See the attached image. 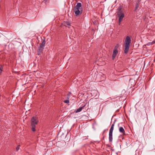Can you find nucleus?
Masks as SVG:
<instances>
[{"label":"nucleus","mask_w":155,"mask_h":155,"mask_svg":"<svg viewBox=\"0 0 155 155\" xmlns=\"http://www.w3.org/2000/svg\"><path fill=\"white\" fill-rule=\"evenodd\" d=\"M74 10L76 16H77L81 15L82 12V8L81 3H78L77 5L74 7Z\"/></svg>","instance_id":"obj_1"},{"label":"nucleus","mask_w":155,"mask_h":155,"mask_svg":"<svg viewBox=\"0 0 155 155\" xmlns=\"http://www.w3.org/2000/svg\"><path fill=\"white\" fill-rule=\"evenodd\" d=\"M131 41V40L130 37L129 36H127L124 41L125 48L124 51V53L125 54H127L129 50Z\"/></svg>","instance_id":"obj_2"},{"label":"nucleus","mask_w":155,"mask_h":155,"mask_svg":"<svg viewBox=\"0 0 155 155\" xmlns=\"http://www.w3.org/2000/svg\"><path fill=\"white\" fill-rule=\"evenodd\" d=\"M38 122V118L37 117H33L31 120V126L32 130L33 131H35L36 130L35 128L36 125Z\"/></svg>","instance_id":"obj_3"},{"label":"nucleus","mask_w":155,"mask_h":155,"mask_svg":"<svg viewBox=\"0 0 155 155\" xmlns=\"http://www.w3.org/2000/svg\"><path fill=\"white\" fill-rule=\"evenodd\" d=\"M115 122L111 125L109 130V139L110 142H112L113 140V132L114 130Z\"/></svg>","instance_id":"obj_4"},{"label":"nucleus","mask_w":155,"mask_h":155,"mask_svg":"<svg viewBox=\"0 0 155 155\" xmlns=\"http://www.w3.org/2000/svg\"><path fill=\"white\" fill-rule=\"evenodd\" d=\"M119 46L118 44H117L115 46L114 48L112 56V58L113 60L114 59L115 57H116L118 53L117 49L119 47Z\"/></svg>","instance_id":"obj_5"},{"label":"nucleus","mask_w":155,"mask_h":155,"mask_svg":"<svg viewBox=\"0 0 155 155\" xmlns=\"http://www.w3.org/2000/svg\"><path fill=\"white\" fill-rule=\"evenodd\" d=\"M117 15L119 16V24L120 25V22L122 20L124 17V14L123 13H122L121 12L117 13Z\"/></svg>","instance_id":"obj_6"},{"label":"nucleus","mask_w":155,"mask_h":155,"mask_svg":"<svg viewBox=\"0 0 155 155\" xmlns=\"http://www.w3.org/2000/svg\"><path fill=\"white\" fill-rule=\"evenodd\" d=\"M140 0H138V1L136 2L135 7L134 10V11H136L138 9V8L140 7Z\"/></svg>","instance_id":"obj_7"},{"label":"nucleus","mask_w":155,"mask_h":155,"mask_svg":"<svg viewBox=\"0 0 155 155\" xmlns=\"http://www.w3.org/2000/svg\"><path fill=\"white\" fill-rule=\"evenodd\" d=\"M119 131L120 133L122 134H123L124 135L125 132L124 130L122 127H119Z\"/></svg>","instance_id":"obj_8"},{"label":"nucleus","mask_w":155,"mask_h":155,"mask_svg":"<svg viewBox=\"0 0 155 155\" xmlns=\"http://www.w3.org/2000/svg\"><path fill=\"white\" fill-rule=\"evenodd\" d=\"M85 105L81 107H80L79 108H78V109H77L75 110L74 111L76 113H78V112L81 111L82 110V109H83L85 107Z\"/></svg>","instance_id":"obj_9"},{"label":"nucleus","mask_w":155,"mask_h":155,"mask_svg":"<svg viewBox=\"0 0 155 155\" xmlns=\"http://www.w3.org/2000/svg\"><path fill=\"white\" fill-rule=\"evenodd\" d=\"M43 49L44 48L39 46L38 51V54H40L42 52Z\"/></svg>","instance_id":"obj_10"},{"label":"nucleus","mask_w":155,"mask_h":155,"mask_svg":"<svg viewBox=\"0 0 155 155\" xmlns=\"http://www.w3.org/2000/svg\"><path fill=\"white\" fill-rule=\"evenodd\" d=\"M63 25L66 27L68 26L71 25V23L68 21H64L63 22Z\"/></svg>","instance_id":"obj_11"},{"label":"nucleus","mask_w":155,"mask_h":155,"mask_svg":"<svg viewBox=\"0 0 155 155\" xmlns=\"http://www.w3.org/2000/svg\"><path fill=\"white\" fill-rule=\"evenodd\" d=\"M45 43H46V41H45V40H43L42 41L41 43L40 44V46L44 48L45 45Z\"/></svg>","instance_id":"obj_12"},{"label":"nucleus","mask_w":155,"mask_h":155,"mask_svg":"<svg viewBox=\"0 0 155 155\" xmlns=\"http://www.w3.org/2000/svg\"><path fill=\"white\" fill-rule=\"evenodd\" d=\"M155 43V40L153 41L152 42H149L147 43V44L146 45H152Z\"/></svg>","instance_id":"obj_13"},{"label":"nucleus","mask_w":155,"mask_h":155,"mask_svg":"<svg viewBox=\"0 0 155 155\" xmlns=\"http://www.w3.org/2000/svg\"><path fill=\"white\" fill-rule=\"evenodd\" d=\"M133 81H134V83L133 84V85H134L135 84V83L134 79L133 78H130L129 80L130 82H132Z\"/></svg>","instance_id":"obj_14"},{"label":"nucleus","mask_w":155,"mask_h":155,"mask_svg":"<svg viewBox=\"0 0 155 155\" xmlns=\"http://www.w3.org/2000/svg\"><path fill=\"white\" fill-rule=\"evenodd\" d=\"M3 69V67L2 66L0 68V75L1 74Z\"/></svg>","instance_id":"obj_15"},{"label":"nucleus","mask_w":155,"mask_h":155,"mask_svg":"<svg viewBox=\"0 0 155 155\" xmlns=\"http://www.w3.org/2000/svg\"><path fill=\"white\" fill-rule=\"evenodd\" d=\"M64 102L65 103H67V104H68V103H69V100H66L64 101Z\"/></svg>","instance_id":"obj_16"},{"label":"nucleus","mask_w":155,"mask_h":155,"mask_svg":"<svg viewBox=\"0 0 155 155\" xmlns=\"http://www.w3.org/2000/svg\"><path fill=\"white\" fill-rule=\"evenodd\" d=\"M19 147H20V146H18L16 148V150L17 151H18L19 150Z\"/></svg>","instance_id":"obj_17"},{"label":"nucleus","mask_w":155,"mask_h":155,"mask_svg":"<svg viewBox=\"0 0 155 155\" xmlns=\"http://www.w3.org/2000/svg\"><path fill=\"white\" fill-rule=\"evenodd\" d=\"M64 26V25H63V23L60 26L61 27H63Z\"/></svg>","instance_id":"obj_18"},{"label":"nucleus","mask_w":155,"mask_h":155,"mask_svg":"<svg viewBox=\"0 0 155 155\" xmlns=\"http://www.w3.org/2000/svg\"><path fill=\"white\" fill-rule=\"evenodd\" d=\"M118 10L119 11H120L121 10V8H119L118 9Z\"/></svg>","instance_id":"obj_19"},{"label":"nucleus","mask_w":155,"mask_h":155,"mask_svg":"<svg viewBox=\"0 0 155 155\" xmlns=\"http://www.w3.org/2000/svg\"><path fill=\"white\" fill-rule=\"evenodd\" d=\"M105 130H104V132H103V134L105 132Z\"/></svg>","instance_id":"obj_20"}]
</instances>
